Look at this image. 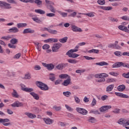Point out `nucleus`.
<instances>
[{
    "label": "nucleus",
    "instance_id": "21",
    "mask_svg": "<svg viewBox=\"0 0 129 129\" xmlns=\"http://www.w3.org/2000/svg\"><path fill=\"white\" fill-rule=\"evenodd\" d=\"M10 33H19V30L17 27H13L9 29Z\"/></svg>",
    "mask_w": 129,
    "mask_h": 129
},
{
    "label": "nucleus",
    "instance_id": "18",
    "mask_svg": "<svg viewBox=\"0 0 129 129\" xmlns=\"http://www.w3.org/2000/svg\"><path fill=\"white\" fill-rule=\"evenodd\" d=\"M118 29L120 30L121 31H123V32H128V29L126 26H124L123 25H119L118 26Z\"/></svg>",
    "mask_w": 129,
    "mask_h": 129
},
{
    "label": "nucleus",
    "instance_id": "35",
    "mask_svg": "<svg viewBox=\"0 0 129 129\" xmlns=\"http://www.w3.org/2000/svg\"><path fill=\"white\" fill-rule=\"evenodd\" d=\"M10 43L12 44V45H15L16 44H17V43H18V39L17 38H12L11 40H10Z\"/></svg>",
    "mask_w": 129,
    "mask_h": 129
},
{
    "label": "nucleus",
    "instance_id": "34",
    "mask_svg": "<svg viewBox=\"0 0 129 129\" xmlns=\"http://www.w3.org/2000/svg\"><path fill=\"white\" fill-rule=\"evenodd\" d=\"M88 53H94L95 54H98L99 53V50L92 49L88 51Z\"/></svg>",
    "mask_w": 129,
    "mask_h": 129
},
{
    "label": "nucleus",
    "instance_id": "59",
    "mask_svg": "<svg viewBox=\"0 0 129 129\" xmlns=\"http://www.w3.org/2000/svg\"><path fill=\"white\" fill-rule=\"evenodd\" d=\"M91 113H94V114H100V113L98 110H91L90 111Z\"/></svg>",
    "mask_w": 129,
    "mask_h": 129
},
{
    "label": "nucleus",
    "instance_id": "30",
    "mask_svg": "<svg viewBox=\"0 0 129 129\" xmlns=\"http://www.w3.org/2000/svg\"><path fill=\"white\" fill-rule=\"evenodd\" d=\"M125 89V86L124 85H121L118 86L117 90L118 91L122 92Z\"/></svg>",
    "mask_w": 129,
    "mask_h": 129
},
{
    "label": "nucleus",
    "instance_id": "64",
    "mask_svg": "<svg viewBox=\"0 0 129 129\" xmlns=\"http://www.w3.org/2000/svg\"><path fill=\"white\" fill-rule=\"evenodd\" d=\"M108 47H109V48H113V49H114V44L110 43V44H108Z\"/></svg>",
    "mask_w": 129,
    "mask_h": 129
},
{
    "label": "nucleus",
    "instance_id": "5",
    "mask_svg": "<svg viewBox=\"0 0 129 129\" xmlns=\"http://www.w3.org/2000/svg\"><path fill=\"white\" fill-rule=\"evenodd\" d=\"M76 110L79 113H80L83 115H86V114L88 113V111L86 110V109L83 108L77 107Z\"/></svg>",
    "mask_w": 129,
    "mask_h": 129
},
{
    "label": "nucleus",
    "instance_id": "12",
    "mask_svg": "<svg viewBox=\"0 0 129 129\" xmlns=\"http://www.w3.org/2000/svg\"><path fill=\"white\" fill-rule=\"evenodd\" d=\"M115 95L122 98H129V96L127 95L124 94L122 93L115 92Z\"/></svg>",
    "mask_w": 129,
    "mask_h": 129
},
{
    "label": "nucleus",
    "instance_id": "45",
    "mask_svg": "<svg viewBox=\"0 0 129 129\" xmlns=\"http://www.w3.org/2000/svg\"><path fill=\"white\" fill-rule=\"evenodd\" d=\"M4 7H5V9H7V10L12 9V6H11V4L7 3L6 2H5Z\"/></svg>",
    "mask_w": 129,
    "mask_h": 129
},
{
    "label": "nucleus",
    "instance_id": "25",
    "mask_svg": "<svg viewBox=\"0 0 129 129\" xmlns=\"http://www.w3.org/2000/svg\"><path fill=\"white\" fill-rule=\"evenodd\" d=\"M17 26L18 29H21V28H25V27H27L28 24H27V23H18Z\"/></svg>",
    "mask_w": 129,
    "mask_h": 129
},
{
    "label": "nucleus",
    "instance_id": "7",
    "mask_svg": "<svg viewBox=\"0 0 129 129\" xmlns=\"http://www.w3.org/2000/svg\"><path fill=\"white\" fill-rule=\"evenodd\" d=\"M111 108V105H104L101 107L99 109V110L101 112H105V111H107L108 109Z\"/></svg>",
    "mask_w": 129,
    "mask_h": 129
},
{
    "label": "nucleus",
    "instance_id": "26",
    "mask_svg": "<svg viewBox=\"0 0 129 129\" xmlns=\"http://www.w3.org/2000/svg\"><path fill=\"white\" fill-rule=\"evenodd\" d=\"M12 95L13 97H15V98H19V97H20L18 92H17V91H16L15 89H13V92L12 93Z\"/></svg>",
    "mask_w": 129,
    "mask_h": 129
},
{
    "label": "nucleus",
    "instance_id": "58",
    "mask_svg": "<svg viewBox=\"0 0 129 129\" xmlns=\"http://www.w3.org/2000/svg\"><path fill=\"white\" fill-rule=\"evenodd\" d=\"M122 76H123V77H124V78L128 79L129 78V72H128L127 73H123L122 75Z\"/></svg>",
    "mask_w": 129,
    "mask_h": 129
},
{
    "label": "nucleus",
    "instance_id": "52",
    "mask_svg": "<svg viewBox=\"0 0 129 129\" xmlns=\"http://www.w3.org/2000/svg\"><path fill=\"white\" fill-rule=\"evenodd\" d=\"M115 80L113 78H109L107 80V82L108 83H111V82H115Z\"/></svg>",
    "mask_w": 129,
    "mask_h": 129
},
{
    "label": "nucleus",
    "instance_id": "17",
    "mask_svg": "<svg viewBox=\"0 0 129 129\" xmlns=\"http://www.w3.org/2000/svg\"><path fill=\"white\" fill-rule=\"evenodd\" d=\"M95 78H102V77H108V75L105 73L98 74L95 75Z\"/></svg>",
    "mask_w": 129,
    "mask_h": 129
},
{
    "label": "nucleus",
    "instance_id": "42",
    "mask_svg": "<svg viewBox=\"0 0 129 129\" xmlns=\"http://www.w3.org/2000/svg\"><path fill=\"white\" fill-rule=\"evenodd\" d=\"M63 94L64 96H66V97H69L70 95H71V92L70 91L63 92Z\"/></svg>",
    "mask_w": 129,
    "mask_h": 129
},
{
    "label": "nucleus",
    "instance_id": "61",
    "mask_svg": "<svg viewBox=\"0 0 129 129\" xmlns=\"http://www.w3.org/2000/svg\"><path fill=\"white\" fill-rule=\"evenodd\" d=\"M41 67H40V66H39V65H36L34 67V70H36V71L41 70Z\"/></svg>",
    "mask_w": 129,
    "mask_h": 129
},
{
    "label": "nucleus",
    "instance_id": "55",
    "mask_svg": "<svg viewBox=\"0 0 129 129\" xmlns=\"http://www.w3.org/2000/svg\"><path fill=\"white\" fill-rule=\"evenodd\" d=\"M65 107H66L67 109L69 110V111H73V108H71V107L68 106V105L66 104Z\"/></svg>",
    "mask_w": 129,
    "mask_h": 129
},
{
    "label": "nucleus",
    "instance_id": "32",
    "mask_svg": "<svg viewBox=\"0 0 129 129\" xmlns=\"http://www.w3.org/2000/svg\"><path fill=\"white\" fill-rule=\"evenodd\" d=\"M32 19L34 22H35V23H37L38 24H41L42 23V20H40L38 17L32 18Z\"/></svg>",
    "mask_w": 129,
    "mask_h": 129
},
{
    "label": "nucleus",
    "instance_id": "54",
    "mask_svg": "<svg viewBox=\"0 0 129 129\" xmlns=\"http://www.w3.org/2000/svg\"><path fill=\"white\" fill-rule=\"evenodd\" d=\"M49 48H50V45H49L48 44H44L42 46V49H43V50H48V49H49Z\"/></svg>",
    "mask_w": 129,
    "mask_h": 129
},
{
    "label": "nucleus",
    "instance_id": "19",
    "mask_svg": "<svg viewBox=\"0 0 129 129\" xmlns=\"http://www.w3.org/2000/svg\"><path fill=\"white\" fill-rule=\"evenodd\" d=\"M25 115H27V116L29 118H36V117H37V116H36L35 114H32V113H30V112H25Z\"/></svg>",
    "mask_w": 129,
    "mask_h": 129
},
{
    "label": "nucleus",
    "instance_id": "46",
    "mask_svg": "<svg viewBox=\"0 0 129 129\" xmlns=\"http://www.w3.org/2000/svg\"><path fill=\"white\" fill-rule=\"evenodd\" d=\"M49 10L51 13H56V9H55V8L54 7L52 6V5L49 6Z\"/></svg>",
    "mask_w": 129,
    "mask_h": 129
},
{
    "label": "nucleus",
    "instance_id": "29",
    "mask_svg": "<svg viewBox=\"0 0 129 129\" xmlns=\"http://www.w3.org/2000/svg\"><path fill=\"white\" fill-rule=\"evenodd\" d=\"M35 12L37 14H40V15H44V14H46V12H45V11L41 9H36L35 10Z\"/></svg>",
    "mask_w": 129,
    "mask_h": 129
},
{
    "label": "nucleus",
    "instance_id": "9",
    "mask_svg": "<svg viewBox=\"0 0 129 129\" xmlns=\"http://www.w3.org/2000/svg\"><path fill=\"white\" fill-rule=\"evenodd\" d=\"M44 30L45 31H47L49 34H51V35H57L58 34V31L56 30H53L49 29L48 27V28H44Z\"/></svg>",
    "mask_w": 129,
    "mask_h": 129
},
{
    "label": "nucleus",
    "instance_id": "13",
    "mask_svg": "<svg viewBox=\"0 0 129 129\" xmlns=\"http://www.w3.org/2000/svg\"><path fill=\"white\" fill-rule=\"evenodd\" d=\"M34 33H35V30L31 28H26L23 32V34H34Z\"/></svg>",
    "mask_w": 129,
    "mask_h": 129
},
{
    "label": "nucleus",
    "instance_id": "47",
    "mask_svg": "<svg viewBox=\"0 0 129 129\" xmlns=\"http://www.w3.org/2000/svg\"><path fill=\"white\" fill-rule=\"evenodd\" d=\"M109 74H110V75H112V76H118L119 75V74L117 73H114V72H109Z\"/></svg>",
    "mask_w": 129,
    "mask_h": 129
},
{
    "label": "nucleus",
    "instance_id": "28",
    "mask_svg": "<svg viewBox=\"0 0 129 129\" xmlns=\"http://www.w3.org/2000/svg\"><path fill=\"white\" fill-rule=\"evenodd\" d=\"M100 9L102 10H104V11H110V10L112 9V7L110 6H100Z\"/></svg>",
    "mask_w": 129,
    "mask_h": 129
},
{
    "label": "nucleus",
    "instance_id": "10",
    "mask_svg": "<svg viewBox=\"0 0 129 129\" xmlns=\"http://www.w3.org/2000/svg\"><path fill=\"white\" fill-rule=\"evenodd\" d=\"M21 89L23 91H25V92H33L34 91V89L31 88H26V86L22 85L21 86Z\"/></svg>",
    "mask_w": 129,
    "mask_h": 129
},
{
    "label": "nucleus",
    "instance_id": "57",
    "mask_svg": "<svg viewBox=\"0 0 129 129\" xmlns=\"http://www.w3.org/2000/svg\"><path fill=\"white\" fill-rule=\"evenodd\" d=\"M74 98H75V100L76 102V103H79L80 102V99L78 98V97L76 96H74Z\"/></svg>",
    "mask_w": 129,
    "mask_h": 129
},
{
    "label": "nucleus",
    "instance_id": "37",
    "mask_svg": "<svg viewBox=\"0 0 129 129\" xmlns=\"http://www.w3.org/2000/svg\"><path fill=\"white\" fill-rule=\"evenodd\" d=\"M88 120L89 122H92V123H94L96 121V120L95 119V118L92 116L89 117V119Z\"/></svg>",
    "mask_w": 129,
    "mask_h": 129
},
{
    "label": "nucleus",
    "instance_id": "44",
    "mask_svg": "<svg viewBox=\"0 0 129 129\" xmlns=\"http://www.w3.org/2000/svg\"><path fill=\"white\" fill-rule=\"evenodd\" d=\"M45 3L48 5V6H49V7L50 6H54V5L53 2L50 1L49 0H45Z\"/></svg>",
    "mask_w": 129,
    "mask_h": 129
},
{
    "label": "nucleus",
    "instance_id": "38",
    "mask_svg": "<svg viewBox=\"0 0 129 129\" xmlns=\"http://www.w3.org/2000/svg\"><path fill=\"white\" fill-rule=\"evenodd\" d=\"M125 120L123 118H121L118 121V123L119 124H123V126H124V123H125Z\"/></svg>",
    "mask_w": 129,
    "mask_h": 129
},
{
    "label": "nucleus",
    "instance_id": "39",
    "mask_svg": "<svg viewBox=\"0 0 129 129\" xmlns=\"http://www.w3.org/2000/svg\"><path fill=\"white\" fill-rule=\"evenodd\" d=\"M12 36H3L1 37L2 40H5V41H9L11 40Z\"/></svg>",
    "mask_w": 129,
    "mask_h": 129
},
{
    "label": "nucleus",
    "instance_id": "16",
    "mask_svg": "<svg viewBox=\"0 0 129 129\" xmlns=\"http://www.w3.org/2000/svg\"><path fill=\"white\" fill-rule=\"evenodd\" d=\"M45 43H57L58 39L56 38H49L44 40Z\"/></svg>",
    "mask_w": 129,
    "mask_h": 129
},
{
    "label": "nucleus",
    "instance_id": "49",
    "mask_svg": "<svg viewBox=\"0 0 129 129\" xmlns=\"http://www.w3.org/2000/svg\"><path fill=\"white\" fill-rule=\"evenodd\" d=\"M56 69H58V70H62V69H63V66L62 65V63L59 64L56 66Z\"/></svg>",
    "mask_w": 129,
    "mask_h": 129
},
{
    "label": "nucleus",
    "instance_id": "4",
    "mask_svg": "<svg viewBox=\"0 0 129 129\" xmlns=\"http://www.w3.org/2000/svg\"><path fill=\"white\" fill-rule=\"evenodd\" d=\"M61 47H62V44L60 43L53 44V46L52 47V52H58Z\"/></svg>",
    "mask_w": 129,
    "mask_h": 129
},
{
    "label": "nucleus",
    "instance_id": "1",
    "mask_svg": "<svg viewBox=\"0 0 129 129\" xmlns=\"http://www.w3.org/2000/svg\"><path fill=\"white\" fill-rule=\"evenodd\" d=\"M120 67H124L129 69V64L126 62L118 61L112 65V68H119Z\"/></svg>",
    "mask_w": 129,
    "mask_h": 129
},
{
    "label": "nucleus",
    "instance_id": "20",
    "mask_svg": "<svg viewBox=\"0 0 129 129\" xmlns=\"http://www.w3.org/2000/svg\"><path fill=\"white\" fill-rule=\"evenodd\" d=\"M59 77L60 78V79H68L69 78H71L70 76L66 74H61L59 76Z\"/></svg>",
    "mask_w": 129,
    "mask_h": 129
},
{
    "label": "nucleus",
    "instance_id": "36",
    "mask_svg": "<svg viewBox=\"0 0 129 129\" xmlns=\"http://www.w3.org/2000/svg\"><path fill=\"white\" fill-rule=\"evenodd\" d=\"M49 79L51 80V81H54V80L56 79V78L55 77V74H50Z\"/></svg>",
    "mask_w": 129,
    "mask_h": 129
},
{
    "label": "nucleus",
    "instance_id": "14",
    "mask_svg": "<svg viewBox=\"0 0 129 129\" xmlns=\"http://www.w3.org/2000/svg\"><path fill=\"white\" fill-rule=\"evenodd\" d=\"M43 120L46 124H52L54 122V120L50 118H43Z\"/></svg>",
    "mask_w": 129,
    "mask_h": 129
},
{
    "label": "nucleus",
    "instance_id": "11",
    "mask_svg": "<svg viewBox=\"0 0 129 129\" xmlns=\"http://www.w3.org/2000/svg\"><path fill=\"white\" fill-rule=\"evenodd\" d=\"M11 106H12V107H21L24 106V104L22 102H20V101H17L12 104Z\"/></svg>",
    "mask_w": 129,
    "mask_h": 129
},
{
    "label": "nucleus",
    "instance_id": "41",
    "mask_svg": "<svg viewBox=\"0 0 129 129\" xmlns=\"http://www.w3.org/2000/svg\"><path fill=\"white\" fill-rule=\"evenodd\" d=\"M114 54L117 56V57H121L122 56V54L121 53V52L119 51H115L114 52Z\"/></svg>",
    "mask_w": 129,
    "mask_h": 129
},
{
    "label": "nucleus",
    "instance_id": "33",
    "mask_svg": "<svg viewBox=\"0 0 129 129\" xmlns=\"http://www.w3.org/2000/svg\"><path fill=\"white\" fill-rule=\"evenodd\" d=\"M67 40H68V37H64L63 38H61L59 39V41L60 43H66L67 42Z\"/></svg>",
    "mask_w": 129,
    "mask_h": 129
},
{
    "label": "nucleus",
    "instance_id": "8",
    "mask_svg": "<svg viewBox=\"0 0 129 129\" xmlns=\"http://www.w3.org/2000/svg\"><path fill=\"white\" fill-rule=\"evenodd\" d=\"M71 29L73 30V32H75V33H81V32H82V29H81V28L74 25H72Z\"/></svg>",
    "mask_w": 129,
    "mask_h": 129
},
{
    "label": "nucleus",
    "instance_id": "3",
    "mask_svg": "<svg viewBox=\"0 0 129 129\" xmlns=\"http://www.w3.org/2000/svg\"><path fill=\"white\" fill-rule=\"evenodd\" d=\"M42 65L44 67H45V68H47V70L49 71H52V70H53L55 67L54 64L52 63H46L45 62H42Z\"/></svg>",
    "mask_w": 129,
    "mask_h": 129
},
{
    "label": "nucleus",
    "instance_id": "63",
    "mask_svg": "<svg viewBox=\"0 0 129 129\" xmlns=\"http://www.w3.org/2000/svg\"><path fill=\"white\" fill-rule=\"evenodd\" d=\"M21 57V53H18L14 56V59H19Z\"/></svg>",
    "mask_w": 129,
    "mask_h": 129
},
{
    "label": "nucleus",
    "instance_id": "60",
    "mask_svg": "<svg viewBox=\"0 0 129 129\" xmlns=\"http://www.w3.org/2000/svg\"><path fill=\"white\" fill-rule=\"evenodd\" d=\"M53 108L55 109V110H57V111L61 110V106H57L55 105L53 106Z\"/></svg>",
    "mask_w": 129,
    "mask_h": 129
},
{
    "label": "nucleus",
    "instance_id": "23",
    "mask_svg": "<svg viewBox=\"0 0 129 129\" xmlns=\"http://www.w3.org/2000/svg\"><path fill=\"white\" fill-rule=\"evenodd\" d=\"M34 44L36 46V48L38 51H41V48H42V43L39 42H33Z\"/></svg>",
    "mask_w": 129,
    "mask_h": 129
},
{
    "label": "nucleus",
    "instance_id": "48",
    "mask_svg": "<svg viewBox=\"0 0 129 129\" xmlns=\"http://www.w3.org/2000/svg\"><path fill=\"white\" fill-rule=\"evenodd\" d=\"M77 57H79V55L76 53H72L70 56V58H77Z\"/></svg>",
    "mask_w": 129,
    "mask_h": 129
},
{
    "label": "nucleus",
    "instance_id": "40",
    "mask_svg": "<svg viewBox=\"0 0 129 129\" xmlns=\"http://www.w3.org/2000/svg\"><path fill=\"white\" fill-rule=\"evenodd\" d=\"M105 78L106 77L100 78V79L96 80V82H98L99 83H103V82H104L105 81Z\"/></svg>",
    "mask_w": 129,
    "mask_h": 129
},
{
    "label": "nucleus",
    "instance_id": "56",
    "mask_svg": "<svg viewBox=\"0 0 129 129\" xmlns=\"http://www.w3.org/2000/svg\"><path fill=\"white\" fill-rule=\"evenodd\" d=\"M25 79H31V74H26L24 77Z\"/></svg>",
    "mask_w": 129,
    "mask_h": 129
},
{
    "label": "nucleus",
    "instance_id": "31",
    "mask_svg": "<svg viewBox=\"0 0 129 129\" xmlns=\"http://www.w3.org/2000/svg\"><path fill=\"white\" fill-rule=\"evenodd\" d=\"M96 65H99V66H106L108 65V63L105 61H102L100 62H97L96 63Z\"/></svg>",
    "mask_w": 129,
    "mask_h": 129
},
{
    "label": "nucleus",
    "instance_id": "51",
    "mask_svg": "<svg viewBox=\"0 0 129 129\" xmlns=\"http://www.w3.org/2000/svg\"><path fill=\"white\" fill-rule=\"evenodd\" d=\"M76 15H77V13L76 12H74L69 15V17H72V18H75V17H76Z\"/></svg>",
    "mask_w": 129,
    "mask_h": 129
},
{
    "label": "nucleus",
    "instance_id": "24",
    "mask_svg": "<svg viewBox=\"0 0 129 129\" xmlns=\"http://www.w3.org/2000/svg\"><path fill=\"white\" fill-rule=\"evenodd\" d=\"M114 87V85L112 84V85H110L109 86H108L106 87V91L107 92H109L110 91H112V89H113V88Z\"/></svg>",
    "mask_w": 129,
    "mask_h": 129
},
{
    "label": "nucleus",
    "instance_id": "22",
    "mask_svg": "<svg viewBox=\"0 0 129 129\" xmlns=\"http://www.w3.org/2000/svg\"><path fill=\"white\" fill-rule=\"evenodd\" d=\"M30 95L33 96V97L34 98V99H36V100H39V95L35 93L34 92H32L30 93Z\"/></svg>",
    "mask_w": 129,
    "mask_h": 129
},
{
    "label": "nucleus",
    "instance_id": "6",
    "mask_svg": "<svg viewBox=\"0 0 129 129\" xmlns=\"http://www.w3.org/2000/svg\"><path fill=\"white\" fill-rule=\"evenodd\" d=\"M9 121H10V119L8 118L3 119L0 118V123H2L3 125H5V126H8V125H12V123H11V122H9Z\"/></svg>",
    "mask_w": 129,
    "mask_h": 129
},
{
    "label": "nucleus",
    "instance_id": "27",
    "mask_svg": "<svg viewBox=\"0 0 129 129\" xmlns=\"http://www.w3.org/2000/svg\"><path fill=\"white\" fill-rule=\"evenodd\" d=\"M67 61L69 63H71V64H76L77 63H78V61L76 59L70 58L67 59Z\"/></svg>",
    "mask_w": 129,
    "mask_h": 129
},
{
    "label": "nucleus",
    "instance_id": "62",
    "mask_svg": "<svg viewBox=\"0 0 129 129\" xmlns=\"http://www.w3.org/2000/svg\"><path fill=\"white\" fill-rule=\"evenodd\" d=\"M55 15L54 13H47L46 14L47 17H49L50 18L52 17H55Z\"/></svg>",
    "mask_w": 129,
    "mask_h": 129
},
{
    "label": "nucleus",
    "instance_id": "15",
    "mask_svg": "<svg viewBox=\"0 0 129 129\" xmlns=\"http://www.w3.org/2000/svg\"><path fill=\"white\" fill-rule=\"evenodd\" d=\"M71 83V78H69V79L64 80L62 83V85L63 86H68V85H70Z\"/></svg>",
    "mask_w": 129,
    "mask_h": 129
},
{
    "label": "nucleus",
    "instance_id": "2",
    "mask_svg": "<svg viewBox=\"0 0 129 129\" xmlns=\"http://www.w3.org/2000/svg\"><path fill=\"white\" fill-rule=\"evenodd\" d=\"M36 85L37 86H38V87L40 88L41 90H44L45 91L49 90V87H48V86L46 84L42 83V82H36Z\"/></svg>",
    "mask_w": 129,
    "mask_h": 129
},
{
    "label": "nucleus",
    "instance_id": "53",
    "mask_svg": "<svg viewBox=\"0 0 129 129\" xmlns=\"http://www.w3.org/2000/svg\"><path fill=\"white\" fill-rule=\"evenodd\" d=\"M121 19L122 20H123L124 21H129V17L126 15L122 16V17H121Z\"/></svg>",
    "mask_w": 129,
    "mask_h": 129
},
{
    "label": "nucleus",
    "instance_id": "43",
    "mask_svg": "<svg viewBox=\"0 0 129 129\" xmlns=\"http://www.w3.org/2000/svg\"><path fill=\"white\" fill-rule=\"evenodd\" d=\"M97 4L100 5V6H103V5H105V0H98Z\"/></svg>",
    "mask_w": 129,
    "mask_h": 129
},
{
    "label": "nucleus",
    "instance_id": "50",
    "mask_svg": "<svg viewBox=\"0 0 129 129\" xmlns=\"http://www.w3.org/2000/svg\"><path fill=\"white\" fill-rule=\"evenodd\" d=\"M35 4H36V5H37V6H41V5H42V1L41 0H35L34 1Z\"/></svg>",
    "mask_w": 129,
    "mask_h": 129
}]
</instances>
